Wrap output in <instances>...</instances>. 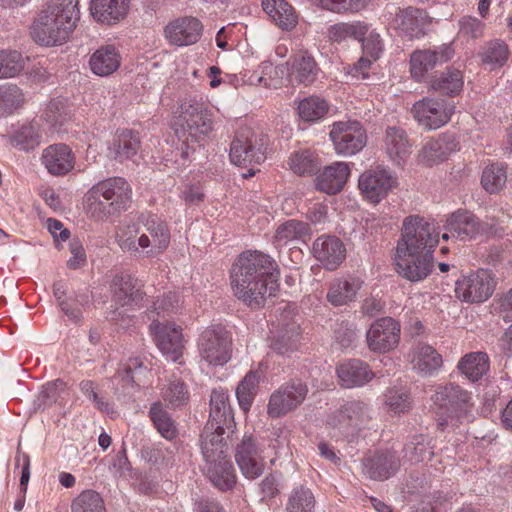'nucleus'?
<instances>
[{
	"instance_id": "obj_1",
	"label": "nucleus",
	"mask_w": 512,
	"mask_h": 512,
	"mask_svg": "<svg viewBox=\"0 0 512 512\" xmlns=\"http://www.w3.org/2000/svg\"><path fill=\"white\" fill-rule=\"evenodd\" d=\"M278 278L276 261L257 250L242 252L230 269L233 294L252 309L263 307L266 300L275 295Z\"/></svg>"
},
{
	"instance_id": "obj_2",
	"label": "nucleus",
	"mask_w": 512,
	"mask_h": 512,
	"mask_svg": "<svg viewBox=\"0 0 512 512\" xmlns=\"http://www.w3.org/2000/svg\"><path fill=\"white\" fill-rule=\"evenodd\" d=\"M80 20L79 0H48L31 27V36L42 46L66 43Z\"/></svg>"
},
{
	"instance_id": "obj_3",
	"label": "nucleus",
	"mask_w": 512,
	"mask_h": 512,
	"mask_svg": "<svg viewBox=\"0 0 512 512\" xmlns=\"http://www.w3.org/2000/svg\"><path fill=\"white\" fill-rule=\"evenodd\" d=\"M174 130L182 142L181 156L188 158L191 152L203 146L213 130L212 114L204 103L197 100L186 101L181 104Z\"/></svg>"
},
{
	"instance_id": "obj_4",
	"label": "nucleus",
	"mask_w": 512,
	"mask_h": 512,
	"mask_svg": "<svg viewBox=\"0 0 512 512\" xmlns=\"http://www.w3.org/2000/svg\"><path fill=\"white\" fill-rule=\"evenodd\" d=\"M431 399L441 428L447 425L457 427L474 420L472 393L456 383L438 386Z\"/></svg>"
},
{
	"instance_id": "obj_5",
	"label": "nucleus",
	"mask_w": 512,
	"mask_h": 512,
	"mask_svg": "<svg viewBox=\"0 0 512 512\" xmlns=\"http://www.w3.org/2000/svg\"><path fill=\"white\" fill-rule=\"evenodd\" d=\"M439 242V233L433 222L418 215H411L404 219L401 230V239L397 250L400 253H431Z\"/></svg>"
},
{
	"instance_id": "obj_6",
	"label": "nucleus",
	"mask_w": 512,
	"mask_h": 512,
	"mask_svg": "<svg viewBox=\"0 0 512 512\" xmlns=\"http://www.w3.org/2000/svg\"><path fill=\"white\" fill-rule=\"evenodd\" d=\"M267 136L253 128L240 127L231 142L230 160L238 166L261 164L266 159Z\"/></svg>"
},
{
	"instance_id": "obj_7",
	"label": "nucleus",
	"mask_w": 512,
	"mask_h": 512,
	"mask_svg": "<svg viewBox=\"0 0 512 512\" xmlns=\"http://www.w3.org/2000/svg\"><path fill=\"white\" fill-rule=\"evenodd\" d=\"M200 356L207 363L222 366L231 358V338L221 325L206 328L198 340Z\"/></svg>"
},
{
	"instance_id": "obj_8",
	"label": "nucleus",
	"mask_w": 512,
	"mask_h": 512,
	"mask_svg": "<svg viewBox=\"0 0 512 512\" xmlns=\"http://www.w3.org/2000/svg\"><path fill=\"white\" fill-rule=\"evenodd\" d=\"M495 286L494 274L489 270L479 269L456 281L455 295L470 303L484 302L492 296Z\"/></svg>"
},
{
	"instance_id": "obj_9",
	"label": "nucleus",
	"mask_w": 512,
	"mask_h": 512,
	"mask_svg": "<svg viewBox=\"0 0 512 512\" xmlns=\"http://www.w3.org/2000/svg\"><path fill=\"white\" fill-rule=\"evenodd\" d=\"M140 237L141 251L147 257H154L163 253L170 243V231L165 221L154 214H141Z\"/></svg>"
},
{
	"instance_id": "obj_10",
	"label": "nucleus",
	"mask_w": 512,
	"mask_h": 512,
	"mask_svg": "<svg viewBox=\"0 0 512 512\" xmlns=\"http://www.w3.org/2000/svg\"><path fill=\"white\" fill-rule=\"evenodd\" d=\"M329 135L338 155H355L367 144L366 131L358 121L336 122Z\"/></svg>"
},
{
	"instance_id": "obj_11",
	"label": "nucleus",
	"mask_w": 512,
	"mask_h": 512,
	"mask_svg": "<svg viewBox=\"0 0 512 512\" xmlns=\"http://www.w3.org/2000/svg\"><path fill=\"white\" fill-rule=\"evenodd\" d=\"M397 179L384 168L364 171L358 179V187L363 198L372 204L380 203L396 186Z\"/></svg>"
},
{
	"instance_id": "obj_12",
	"label": "nucleus",
	"mask_w": 512,
	"mask_h": 512,
	"mask_svg": "<svg viewBox=\"0 0 512 512\" xmlns=\"http://www.w3.org/2000/svg\"><path fill=\"white\" fill-rule=\"evenodd\" d=\"M264 445L253 436L245 435L235 451L236 463L247 479H256L265 468Z\"/></svg>"
},
{
	"instance_id": "obj_13",
	"label": "nucleus",
	"mask_w": 512,
	"mask_h": 512,
	"mask_svg": "<svg viewBox=\"0 0 512 512\" xmlns=\"http://www.w3.org/2000/svg\"><path fill=\"white\" fill-rule=\"evenodd\" d=\"M411 112L420 126L435 130L449 122L454 107L444 100L423 98L414 103Z\"/></svg>"
},
{
	"instance_id": "obj_14",
	"label": "nucleus",
	"mask_w": 512,
	"mask_h": 512,
	"mask_svg": "<svg viewBox=\"0 0 512 512\" xmlns=\"http://www.w3.org/2000/svg\"><path fill=\"white\" fill-rule=\"evenodd\" d=\"M307 386L302 382H290L281 385L270 396L267 413L279 418L297 408L306 398Z\"/></svg>"
},
{
	"instance_id": "obj_15",
	"label": "nucleus",
	"mask_w": 512,
	"mask_h": 512,
	"mask_svg": "<svg viewBox=\"0 0 512 512\" xmlns=\"http://www.w3.org/2000/svg\"><path fill=\"white\" fill-rule=\"evenodd\" d=\"M400 324L391 317L374 321L366 334L368 347L377 353H387L395 349L400 341Z\"/></svg>"
},
{
	"instance_id": "obj_16",
	"label": "nucleus",
	"mask_w": 512,
	"mask_h": 512,
	"mask_svg": "<svg viewBox=\"0 0 512 512\" xmlns=\"http://www.w3.org/2000/svg\"><path fill=\"white\" fill-rule=\"evenodd\" d=\"M496 224L493 222H484L478 219L469 211L458 210L454 212L446 222V230L451 236L460 239L474 238L482 235L495 233Z\"/></svg>"
},
{
	"instance_id": "obj_17",
	"label": "nucleus",
	"mask_w": 512,
	"mask_h": 512,
	"mask_svg": "<svg viewBox=\"0 0 512 512\" xmlns=\"http://www.w3.org/2000/svg\"><path fill=\"white\" fill-rule=\"evenodd\" d=\"M150 330L160 351L173 362L178 361L184 349L181 327L155 319L150 325Z\"/></svg>"
},
{
	"instance_id": "obj_18",
	"label": "nucleus",
	"mask_w": 512,
	"mask_h": 512,
	"mask_svg": "<svg viewBox=\"0 0 512 512\" xmlns=\"http://www.w3.org/2000/svg\"><path fill=\"white\" fill-rule=\"evenodd\" d=\"M112 299L118 306H141L146 293L143 284L127 273L115 274L110 282Z\"/></svg>"
},
{
	"instance_id": "obj_19",
	"label": "nucleus",
	"mask_w": 512,
	"mask_h": 512,
	"mask_svg": "<svg viewBox=\"0 0 512 512\" xmlns=\"http://www.w3.org/2000/svg\"><path fill=\"white\" fill-rule=\"evenodd\" d=\"M368 419L369 410L367 405L361 401H350L337 410L329 418L328 423L348 436L353 435Z\"/></svg>"
},
{
	"instance_id": "obj_20",
	"label": "nucleus",
	"mask_w": 512,
	"mask_h": 512,
	"mask_svg": "<svg viewBox=\"0 0 512 512\" xmlns=\"http://www.w3.org/2000/svg\"><path fill=\"white\" fill-rule=\"evenodd\" d=\"M397 272L411 282H419L428 277L434 263L431 253H400L396 251Z\"/></svg>"
},
{
	"instance_id": "obj_21",
	"label": "nucleus",
	"mask_w": 512,
	"mask_h": 512,
	"mask_svg": "<svg viewBox=\"0 0 512 512\" xmlns=\"http://www.w3.org/2000/svg\"><path fill=\"white\" fill-rule=\"evenodd\" d=\"M203 30L201 22L192 16L179 17L164 27V37L175 46H188L196 43Z\"/></svg>"
},
{
	"instance_id": "obj_22",
	"label": "nucleus",
	"mask_w": 512,
	"mask_h": 512,
	"mask_svg": "<svg viewBox=\"0 0 512 512\" xmlns=\"http://www.w3.org/2000/svg\"><path fill=\"white\" fill-rule=\"evenodd\" d=\"M454 50L451 45L446 44L434 50H417L410 57L411 76L416 81H421L427 72L436 65L443 64L452 59Z\"/></svg>"
},
{
	"instance_id": "obj_23",
	"label": "nucleus",
	"mask_w": 512,
	"mask_h": 512,
	"mask_svg": "<svg viewBox=\"0 0 512 512\" xmlns=\"http://www.w3.org/2000/svg\"><path fill=\"white\" fill-rule=\"evenodd\" d=\"M313 256L329 271L336 270L346 258V247L336 236H320L312 246Z\"/></svg>"
},
{
	"instance_id": "obj_24",
	"label": "nucleus",
	"mask_w": 512,
	"mask_h": 512,
	"mask_svg": "<svg viewBox=\"0 0 512 512\" xmlns=\"http://www.w3.org/2000/svg\"><path fill=\"white\" fill-rule=\"evenodd\" d=\"M226 426L216 425V422H207L201 434V451L206 463H213L226 457L228 446L223 435Z\"/></svg>"
},
{
	"instance_id": "obj_25",
	"label": "nucleus",
	"mask_w": 512,
	"mask_h": 512,
	"mask_svg": "<svg viewBox=\"0 0 512 512\" xmlns=\"http://www.w3.org/2000/svg\"><path fill=\"white\" fill-rule=\"evenodd\" d=\"M96 192L102 194L106 200L113 202L118 213L129 208L132 201L130 184L122 177H112L94 185Z\"/></svg>"
},
{
	"instance_id": "obj_26",
	"label": "nucleus",
	"mask_w": 512,
	"mask_h": 512,
	"mask_svg": "<svg viewBox=\"0 0 512 512\" xmlns=\"http://www.w3.org/2000/svg\"><path fill=\"white\" fill-rule=\"evenodd\" d=\"M130 0H91L92 18L104 25H115L124 20L128 14Z\"/></svg>"
},
{
	"instance_id": "obj_27",
	"label": "nucleus",
	"mask_w": 512,
	"mask_h": 512,
	"mask_svg": "<svg viewBox=\"0 0 512 512\" xmlns=\"http://www.w3.org/2000/svg\"><path fill=\"white\" fill-rule=\"evenodd\" d=\"M364 474L373 480H386L394 475L399 466L398 457L391 452L375 453L362 461Z\"/></svg>"
},
{
	"instance_id": "obj_28",
	"label": "nucleus",
	"mask_w": 512,
	"mask_h": 512,
	"mask_svg": "<svg viewBox=\"0 0 512 512\" xmlns=\"http://www.w3.org/2000/svg\"><path fill=\"white\" fill-rule=\"evenodd\" d=\"M42 164L52 175H65L74 167V156L65 144H54L45 148L41 156Z\"/></svg>"
},
{
	"instance_id": "obj_29",
	"label": "nucleus",
	"mask_w": 512,
	"mask_h": 512,
	"mask_svg": "<svg viewBox=\"0 0 512 512\" xmlns=\"http://www.w3.org/2000/svg\"><path fill=\"white\" fill-rule=\"evenodd\" d=\"M384 148L390 160L398 166L404 164L411 154V144L405 130L396 126L386 128Z\"/></svg>"
},
{
	"instance_id": "obj_30",
	"label": "nucleus",
	"mask_w": 512,
	"mask_h": 512,
	"mask_svg": "<svg viewBox=\"0 0 512 512\" xmlns=\"http://www.w3.org/2000/svg\"><path fill=\"white\" fill-rule=\"evenodd\" d=\"M337 375L345 388L364 386L375 376L369 366L359 359H352L339 365Z\"/></svg>"
},
{
	"instance_id": "obj_31",
	"label": "nucleus",
	"mask_w": 512,
	"mask_h": 512,
	"mask_svg": "<svg viewBox=\"0 0 512 512\" xmlns=\"http://www.w3.org/2000/svg\"><path fill=\"white\" fill-rule=\"evenodd\" d=\"M350 175V169L344 162H335L327 166L316 178V188L327 194H336L342 190Z\"/></svg>"
},
{
	"instance_id": "obj_32",
	"label": "nucleus",
	"mask_w": 512,
	"mask_h": 512,
	"mask_svg": "<svg viewBox=\"0 0 512 512\" xmlns=\"http://www.w3.org/2000/svg\"><path fill=\"white\" fill-rule=\"evenodd\" d=\"M457 148L458 144L454 136L443 134L427 142L420 152L419 158L426 165L432 166L446 160Z\"/></svg>"
},
{
	"instance_id": "obj_33",
	"label": "nucleus",
	"mask_w": 512,
	"mask_h": 512,
	"mask_svg": "<svg viewBox=\"0 0 512 512\" xmlns=\"http://www.w3.org/2000/svg\"><path fill=\"white\" fill-rule=\"evenodd\" d=\"M410 357L413 369L421 375H432L442 365L441 355L428 344L416 345L412 349Z\"/></svg>"
},
{
	"instance_id": "obj_34",
	"label": "nucleus",
	"mask_w": 512,
	"mask_h": 512,
	"mask_svg": "<svg viewBox=\"0 0 512 512\" xmlns=\"http://www.w3.org/2000/svg\"><path fill=\"white\" fill-rule=\"evenodd\" d=\"M264 12L282 30H292L298 23L294 8L285 0H262Z\"/></svg>"
},
{
	"instance_id": "obj_35",
	"label": "nucleus",
	"mask_w": 512,
	"mask_h": 512,
	"mask_svg": "<svg viewBox=\"0 0 512 512\" xmlns=\"http://www.w3.org/2000/svg\"><path fill=\"white\" fill-rule=\"evenodd\" d=\"M362 287V281L357 278L334 279L327 293V300L334 306L346 305L356 299Z\"/></svg>"
},
{
	"instance_id": "obj_36",
	"label": "nucleus",
	"mask_w": 512,
	"mask_h": 512,
	"mask_svg": "<svg viewBox=\"0 0 512 512\" xmlns=\"http://www.w3.org/2000/svg\"><path fill=\"white\" fill-rule=\"evenodd\" d=\"M207 422H216V425L226 426L228 432H233L235 424L228 394L223 390L214 389L210 398V415Z\"/></svg>"
},
{
	"instance_id": "obj_37",
	"label": "nucleus",
	"mask_w": 512,
	"mask_h": 512,
	"mask_svg": "<svg viewBox=\"0 0 512 512\" xmlns=\"http://www.w3.org/2000/svg\"><path fill=\"white\" fill-rule=\"evenodd\" d=\"M121 56L112 45L97 49L90 58L89 65L92 72L99 76H108L120 66Z\"/></svg>"
},
{
	"instance_id": "obj_38",
	"label": "nucleus",
	"mask_w": 512,
	"mask_h": 512,
	"mask_svg": "<svg viewBox=\"0 0 512 512\" xmlns=\"http://www.w3.org/2000/svg\"><path fill=\"white\" fill-rule=\"evenodd\" d=\"M141 141L138 132L123 130L116 135L110 155L119 162L132 160L140 149Z\"/></svg>"
},
{
	"instance_id": "obj_39",
	"label": "nucleus",
	"mask_w": 512,
	"mask_h": 512,
	"mask_svg": "<svg viewBox=\"0 0 512 512\" xmlns=\"http://www.w3.org/2000/svg\"><path fill=\"white\" fill-rule=\"evenodd\" d=\"M311 236V228L308 223L291 219L280 224L274 235V243L277 246H285L291 242H305Z\"/></svg>"
},
{
	"instance_id": "obj_40",
	"label": "nucleus",
	"mask_w": 512,
	"mask_h": 512,
	"mask_svg": "<svg viewBox=\"0 0 512 512\" xmlns=\"http://www.w3.org/2000/svg\"><path fill=\"white\" fill-rule=\"evenodd\" d=\"M206 471L213 485L222 491L232 489L236 483L234 467L227 456L213 463H206Z\"/></svg>"
},
{
	"instance_id": "obj_41",
	"label": "nucleus",
	"mask_w": 512,
	"mask_h": 512,
	"mask_svg": "<svg viewBox=\"0 0 512 512\" xmlns=\"http://www.w3.org/2000/svg\"><path fill=\"white\" fill-rule=\"evenodd\" d=\"M457 368L469 381L476 382L489 371V358L484 352H471L460 359Z\"/></svg>"
},
{
	"instance_id": "obj_42",
	"label": "nucleus",
	"mask_w": 512,
	"mask_h": 512,
	"mask_svg": "<svg viewBox=\"0 0 512 512\" xmlns=\"http://www.w3.org/2000/svg\"><path fill=\"white\" fill-rule=\"evenodd\" d=\"M463 75L459 69L447 68L430 80V88L443 95L455 96L463 88Z\"/></svg>"
},
{
	"instance_id": "obj_43",
	"label": "nucleus",
	"mask_w": 512,
	"mask_h": 512,
	"mask_svg": "<svg viewBox=\"0 0 512 512\" xmlns=\"http://www.w3.org/2000/svg\"><path fill=\"white\" fill-rule=\"evenodd\" d=\"M318 66L314 58L307 54L297 56L293 62L290 71V82H297L308 86L312 84L318 74Z\"/></svg>"
},
{
	"instance_id": "obj_44",
	"label": "nucleus",
	"mask_w": 512,
	"mask_h": 512,
	"mask_svg": "<svg viewBox=\"0 0 512 512\" xmlns=\"http://www.w3.org/2000/svg\"><path fill=\"white\" fill-rule=\"evenodd\" d=\"M112 204L113 202L106 200L102 194L97 193L94 186L85 196L86 212L92 219L97 221H103L118 214Z\"/></svg>"
},
{
	"instance_id": "obj_45",
	"label": "nucleus",
	"mask_w": 512,
	"mask_h": 512,
	"mask_svg": "<svg viewBox=\"0 0 512 512\" xmlns=\"http://www.w3.org/2000/svg\"><path fill=\"white\" fill-rule=\"evenodd\" d=\"M403 451L404 457L414 464L430 461L434 455L431 439L422 434L413 436Z\"/></svg>"
},
{
	"instance_id": "obj_46",
	"label": "nucleus",
	"mask_w": 512,
	"mask_h": 512,
	"mask_svg": "<svg viewBox=\"0 0 512 512\" xmlns=\"http://www.w3.org/2000/svg\"><path fill=\"white\" fill-rule=\"evenodd\" d=\"M419 14L420 11L413 8L400 11L396 19L400 35L407 37L409 40L418 39L424 35L422 21L418 17Z\"/></svg>"
},
{
	"instance_id": "obj_47",
	"label": "nucleus",
	"mask_w": 512,
	"mask_h": 512,
	"mask_svg": "<svg viewBox=\"0 0 512 512\" xmlns=\"http://www.w3.org/2000/svg\"><path fill=\"white\" fill-rule=\"evenodd\" d=\"M140 216L131 223H123L116 234L117 242L123 251L137 253L141 250L140 237Z\"/></svg>"
},
{
	"instance_id": "obj_48",
	"label": "nucleus",
	"mask_w": 512,
	"mask_h": 512,
	"mask_svg": "<svg viewBox=\"0 0 512 512\" xmlns=\"http://www.w3.org/2000/svg\"><path fill=\"white\" fill-rule=\"evenodd\" d=\"M10 142L23 151L35 149L41 143L39 125L33 122L23 124L10 137Z\"/></svg>"
},
{
	"instance_id": "obj_49",
	"label": "nucleus",
	"mask_w": 512,
	"mask_h": 512,
	"mask_svg": "<svg viewBox=\"0 0 512 512\" xmlns=\"http://www.w3.org/2000/svg\"><path fill=\"white\" fill-rule=\"evenodd\" d=\"M149 416L162 437L167 440H172L177 436L178 429L176 423L169 413L163 408L162 403H153L149 410Z\"/></svg>"
},
{
	"instance_id": "obj_50",
	"label": "nucleus",
	"mask_w": 512,
	"mask_h": 512,
	"mask_svg": "<svg viewBox=\"0 0 512 512\" xmlns=\"http://www.w3.org/2000/svg\"><path fill=\"white\" fill-rule=\"evenodd\" d=\"M367 32L368 25L363 22H342L332 25L328 30V35L330 40L340 43L348 38L361 41Z\"/></svg>"
},
{
	"instance_id": "obj_51",
	"label": "nucleus",
	"mask_w": 512,
	"mask_h": 512,
	"mask_svg": "<svg viewBox=\"0 0 512 512\" xmlns=\"http://www.w3.org/2000/svg\"><path fill=\"white\" fill-rule=\"evenodd\" d=\"M327 101L318 96H310L301 100L298 104L299 117L306 122H315L322 119L328 113Z\"/></svg>"
},
{
	"instance_id": "obj_52",
	"label": "nucleus",
	"mask_w": 512,
	"mask_h": 512,
	"mask_svg": "<svg viewBox=\"0 0 512 512\" xmlns=\"http://www.w3.org/2000/svg\"><path fill=\"white\" fill-rule=\"evenodd\" d=\"M25 58L16 50H0V79L13 78L25 68Z\"/></svg>"
},
{
	"instance_id": "obj_53",
	"label": "nucleus",
	"mask_w": 512,
	"mask_h": 512,
	"mask_svg": "<svg viewBox=\"0 0 512 512\" xmlns=\"http://www.w3.org/2000/svg\"><path fill=\"white\" fill-rule=\"evenodd\" d=\"M262 76L251 75L247 80L250 84H263L265 87H278L282 84V77L288 69L284 65L273 66L269 62L260 65Z\"/></svg>"
},
{
	"instance_id": "obj_54",
	"label": "nucleus",
	"mask_w": 512,
	"mask_h": 512,
	"mask_svg": "<svg viewBox=\"0 0 512 512\" xmlns=\"http://www.w3.org/2000/svg\"><path fill=\"white\" fill-rule=\"evenodd\" d=\"M259 378L258 372L250 371L237 386L236 397L244 411L249 410L252 405L259 384Z\"/></svg>"
},
{
	"instance_id": "obj_55",
	"label": "nucleus",
	"mask_w": 512,
	"mask_h": 512,
	"mask_svg": "<svg viewBox=\"0 0 512 512\" xmlns=\"http://www.w3.org/2000/svg\"><path fill=\"white\" fill-rule=\"evenodd\" d=\"M315 497L309 488L299 486L292 490L286 505L287 512H314Z\"/></svg>"
},
{
	"instance_id": "obj_56",
	"label": "nucleus",
	"mask_w": 512,
	"mask_h": 512,
	"mask_svg": "<svg viewBox=\"0 0 512 512\" xmlns=\"http://www.w3.org/2000/svg\"><path fill=\"white\" fill-rule=\"evenodd\" d=\"M507 175L500 164H491L483 169L481 184L489 193H497L505 186Z\"/></svg>"
},
{
	"instance_id": "obj_57",
	"label": "nucleus",
	"mask_w": 512,
	"mask_h": 512,
	"mask_svg": "<svg viewBox=\"0 0 512 512\" xmlns=\"http://www.w3.org/2000/svg\"><path fill=\"white\" fill-rule=\"evenodd\" d=\"M72 512H106L104 501L93 490L81 492L71 504Z\"/></svg>"
},
{
	"instance_id": "obj_58",
	"label": "nucleus",
	"mask_w": 512,
	"mask_h": 512,
	"mask_svg": "<svg viewBox=\"0 0 512 512\" xmlns=\"http://www.w3.org/2000/svg\"><path fill=\"white\" fill-rule=\"evenodd\" d=\"M291 170L299 175H311L319 168L318 158L311 151L296 152L290 157Z\"/></svg>"
},
{
	"instance_id": "obj_59",
	"label": "nucleus",
	"mask_w": 512,
	"mask_h": 512,
	"mask_svg": "<svg viewBox=\"0 0 512 512\" xmlns=\"http://www.w3.org/2000/svg\"><path fill=\"white\" fill-rule=\"evenodd\" d=\"M509 48L508 45L501 40H494L487 44L485 51L482 55V61L491 67H502L508 60Z\"/></svg>"
},
{
	"instance_id": "obj_60",
	"label": "nucleus",
	"mask_w": 512,
	"mask_h": 512,
	"mask_svg": "<svg viewBox=\"0 0 512 512\" xmlns=\"http://www.w3.org/2000/svg\"><path fill=\"white\" fill-rule=\"evenodd\" d=\"M147 368L144 366L140 357L130 358L121 369L115 374V379L123 382V385H130L139 380L140 375H144Z\"/></svg>"
},
{
	"instance_id": "obj_61",
	"label": "nucleus",
	"mask_w": 512,
	"mask_h": 512,
	"mask_svg": "<svg viewBox=\"0 0 512 512\" xmlns=\"http://www.w3.org/2000/svg\"><path fill=\"white\" fill-rule=\"evenodd\" d=\"M162 397L171 407L178 408L187 404L189 394L182 381L174 380L163 388Z\"/></svg>"
},
{
	"instance_id": "obj_62",
	"label": "nucleus",
	"mask_w": 512,
	"mask_h": 512,
	"mask_svg": "<svg viewBox=\"0 0 512 512\" xmlns=\"http://www.w3.org/2000/svg\"><path fill=\"white\" fill-rule=\"evenodd\" d=\"M299 337L298 327L293 326L275 339L272 348L279 355L289 356L297 350Z\"/></svg>"
},
{
	"instance_id": "obj_63",
	"label": "nucleus",
	"mask_w": 512,
	"mask_h": 512,
	"mask_svg": "<svg viewBox=\"0 0 512 512\" xmlns=\"http://www.w3.org/2000/svg\"><path fill=\"white\" fill-rule=\"evenodd\" d=\"M385 405L395 414L405 413L411 408L410 394L405 390L390 389L385 394Z\"/></svg>"
},
{
	"instance_id": "obj_64",
	"label": "nucleus",
	"mask_w": 512,
	"mask_h": 512,
	"mask_svg": "<svg viewBox=\"0 0 512 512\" xmlns=\"http://www.w3.org/2000/svg\"><path fill=\"white\" fill-rule=\"evenodd\" d=\"M24 102V94L16 85H8L0 90V104L6 111L12 112Z\"/></svg>"
}]
</instances>
